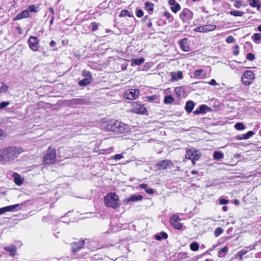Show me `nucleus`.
Wrapping results in <instances>:
<instances>
[{
    "mask_svg": "<svg viewBox=\"0 0 261 261\" xmlns=\"http://www.w3.org/2000/svg\"><path fill=\"white\" fill-rule=\"evenodd\" d=\"M29 17V12L28 10H25L22 11L21 13L18 14L14 18V20H19L24 18H28Z\"/></svg>",
    "mask_w": 261,
    "mask_h": 261,
    "instance_id": "obj_18",
    "label": "nucleus"
},
{
    "mask_svg": "<svg viewBox=\"0 0 261 261\" xmlns=\"http://www.w3.org/2000/svg\"><path fill=\"white\" fill-rule=\"evenodd\" d=\"M199 158V155H195V156H193L192 159H191L192 160V163L193 164H195L196 161L198 160Z\"/></svg>",
    "mask_w": 261,
    "mask_h": 261,
    "instance_id": "obj_54",
    "label": "nucleus"
},
{
    "mask_svg": "<svg viewBox=\"0 0 261 261\" xmlns=\"http://www.w3.org/2000/svg\"><path fill=\"white\" fill-rule=\"evenodd\" d=\"M181 7L178 4H175L174 6H172L171 9L173 12L176 13L180 9Z\"/></svg>",
    "mask_w": 261,
    "mask_h": 261,
    "instance_id": "obj_41",
    "label": "nucleus"
},
{
    "mask_svg": "<svg viewBox=\"0 0 261 261\" xmlns=\"http://www.w3.org/2000/svg\"><path fill=\"white\" fill-rule=\"evenodd\" d=\"M224 157L223 153L220 151H216L213 154V158L216 160H219Z\"/></svg>",
    "mask_w": 261,
    "mask_h": 261,
    "instance_id": "obj_25",
    "label": "nucleus"
},
{
    "mask_svg": "<svg viewBox=\"0 0 261 261\" xmlns=\"http://www.w3.org/2000/svg\"><path fill=\"white\" fill-rule=\"evenodd\" d=\"M169 5L173 6L175 4H176L177 3H176L175 0H169Z\"/></svg>",
    "mask_w": 261,
    "mask_h": 261,
    "instance_id": "obj_62",
    "label": "nucleus"
},
{
    "mask_svg": "<svg viewBox=\"0 0 261 261\" xmlns=\"http://www.w3.org/2000/svg\"><path fill=\"white\" fill-rule=\"evenodd\" d=\"M146 111V108L144 105L135 103L133 105L132 112L136 113L143 114Z\"/></svg>",
    "mask_w": 261,
    "mask_h": 261,
    "instance_id": "obj_13",
    "label": "nucleus"
},
{
    "mask_svg": "<svg viewBox=\"0 0 261 261\" xmlns=\"http://www.w3.org/2000/svg\"><path fill=\"white\" fill-rule=\"evenodd\" d=\"M195 155H198L196 152H194L191 149H187L185 157L187 159H192Z\"/></svg>",
    "mask_w": 261,
    "mask_h": 261,
    "instance_id": "obj_24",
    "label": "nucleus"
},
{
    "mask_svg": "<svg viewBox=\"0 0 261 261\" xmlns=\"http://www.w3.org/2000/svg\"><path fill=\"white\" fill-rule=\"evenodd\" d=\"M13 176L14 178V182L17 185L20 186L22 184L23 180L22 179V178L21 176L19 175L18 173H14L13 174Z\"/></svg>",
    "mask_w": 261,
    "mask_h": 261,
    "instance_id": "obj_23",
    "label": "nucleus"
},
{
    "mask_svg": "<svg viewBox=\"0 0 261 261\" xmlns=\"http://www.w3.org/2000/svg\"><path fill=\"white\" fill-rule=\"evenodd\" d=\"M82 74L83 75L86 77V78H90V80H92L91 74L89 71L84 70Z\"/></svg>",
    "mask_w": 261,
    "mask_h": 261,
    "instance_id": "obj_44",
    "label": "nucleus"
},
{
    "mask_svg": "<svg viewBox=\"0 0 261 261\" xmlns=\"http://www.w3.org/2000/svg\"><path fill=\"white\" fill-rule=\"evenodd\" d=\"M139 93L140 91L138 89L128 90L124 93V97L127 99L134 100L138 97Z\"/></svg>",
    "mask_w": 261,
    "mask_h": 261,
    "instance_id": "obj_5",
    "label": "nucleus"
},
{
    "mask_svg": "<svg viewBox=\"0 0 261 261\" xmlns=\"http://www.w3.org/2000/svg\"><path fill=\"white\" fill-rule=\"evenodd\" d=\"M120 17H125V16H128L131 17V15L130 12L127 10H123L121 11L120 14Z\"/></svg>",
    "mask_w": 261,
    "mask_h": 261,
    "instance_id": "obj_36",
    "label": "nucleus"
},
{
    "mask_svg": "<svg viewBox=\"0 0 261 261\" xmlns=\"http://www.w3.org/2000/svg\"><path fill=\"white\" fill-rule=\"evenodd\" d=\"M246 59L249 61H253L255 59V56L252 53H248L247 54Z\"/></svg>",
    "mask_w": 261,
    "mask_h": 261,
    "instance_id": "obj_45",
    "label": "nucleus"
},
{
    "mask_svg": "<svg viewBox=\"0 0 261 261\" xmlns=\"http://www.w3.org/2000/svg\"><path fill=\"white\" fill-rule=\"evenodd\" d=\"M142 199V196L141 195H133L130 197L125 199L124 201L129 202L130 201H137Z\"/></svg>",
    "mask_w": 261,
    "mask_h": 261,
    "instance_id": "obj_19",
    "label": "nucleus"
},
{
    "mask_svg": "<svg viewBox=\"0 0 261 261\" xmlns=\"http://www.w3.org/2000/svg\"><path fill=\"white\" fill-rule=\"evenodd\" d=\"M123 158V156L120 154H117L114 155L112 158L115 160H120Z\"/></svg>",
    "mask_w": 261,
    "mask_h": 261,
    "instance_id": "obj_50",
    "label": "nucleus"
},
{
    "mask_svg": "<svg viewBox=\"0 0 261 261\" xmlns=\"http://www.w3.org/2000/svg\"><path fill=\"white\" fill-rule=\"evenodd\" d=\"M199 244L197 242H193L190 244V249L193 251H197L199 249Z\"/></svg>",
    "mask_w": 261,
    "mask_h": 261,
    "instance_id": "obj_33",
    "label": "nucleus"
},
{
    "mask_svg": "<svg viewBox=\"0 0 261 261\" xmlns=\"http://www.w3.org/2000/svg\"><path fill=\"white\" fill-rule=\"evenodd\" d=\"M254 39L256 41L261 40V34H260V33L254 34Z\"/></svg>",
    "mask_w": 261,
    "mask_h": 261,
    "instance_id": "obj_51",
    "label": "nucleus"
},
{
    "mask_svg": "<svg viewBox=\"0 0 261 261\" xmlns=\"http://www.w3.org/2000/svg\"><path fill=\"white\" fill-rule=\"evenodd\" d=\"M180 48L184 51H189L190 50V47L188 44V40L187 38H184L183 39L179 41Z\"/></svg>",
    "mask_w": 261,
    "mask_h": 261,
    "instance_id": "obj_16",
    "label": "nucleus"
},
{
    "mask_svg": "<svg viewBox=\"0 0 261 261\" xmlns=\"http://www.w3.org/2000/svg\"><path fill=\"white\" fill-rule=\"evenodd\" d=\"M216 27L215 25L208 24L202 26H199L195 29V31L197 32H207L211 31H213L216 29Z\"/></svg>",
    "mask_w": 261,
    "mask_h": 261,
    "instance_id": "obj_7",
    "label": "nucleus"
},
{
    "mask_svg": "<svg viewBox=\"0 0 261 261\" xmlns=\"http://www.w3.org/2000/svg\"><path fill=\"white\" fill-rule=\"evenodd\" d=\"M247 252V251L244 250H242L236 254L235 257H236V258H239L240 259H242V256L244 255H245V254H246Z\"/></svg>",
    "mask_w": 261,
    "mask_h": 261,
    "instance_id": "obj_32",
    "label": "nucleus"
},
{
    "mask_svg": "<svg viewBox=\"0 0 261 261\" xmlns=\"http://www.w3.org/2000/svg\"><path fill=\"white\" fill-rule=\"evenodd\" d=\"M145 8L147 10L152 11L153 10V4L149 2H146L145 4Z\"/></svg>",
    "mask_w": 261,
    "mask_h": 261,
    "instance_id": "obj_39",
    "label": "nucleus"
},
{
    "mask_svg": "<svg viewBox=\"0 0 261 261\" xmlns=\"http://www.w3.org/2000/svg\"><path fill=\"white\" fill-rule=\"evenodd\" d=\"M180 218L178 215H174L172 216L170 219L171 224L175 229H180L182 228V224L179 222Z\"/></svg>",
    "mask_w": 261,
    "mask_h": 261,
    "instance_id": "obj_6",
    "label": "nucleus"
},
{
    "mask_svg": "<svg viewBox=\"0 0 261 261\" xmlns=\"http://www.w3.org/2000/svg\"><path fill=\"white\" fill-rule=\"evenodd\" d=\"M145 61V59L143 58H141L139 59H134L132 60V63L136 65H140L142 64Z\"/></svg>",
    "mask_w": 261,
    "mask_h": 261,
    "instance_id": "obj_29",
    "label": "nucleus"
},
{
    "mask_svg": "<svg viewBox=\"0 0 261 261\" xmlns=\"http://www.w3.org/2000/svg\"><path fill=\"white\" fill-rule=\"evenodd\" d=\"M244 137H245V136L243 134L241 136H237L236 138H237V139L238 140H246L245 138H244Z\"/></svg>",
    "mask_w": 261,
    "mask_h": 261,
    "instance_id": "obj_61",
    "label": "nucleus"
},
{
    "mask_svg": "<svg viewBox=\"0 0 261 261\" xmlns=\"http://www.w3.org/2000/svg\"><path fill=\"white\" fill-rule=\"evenodd\" d=\"M105 204L106 206L117 209L120 207L119 196L115 193L110 192L104 197Z\"/></svg>",
    "mask_w": 261,
    "mask_h": 261,
    "instance_id": "obj_2",
    "label": "nucleus"
},
{
    "mask_svg": "<svg viewBox=\"0 0 261 261\" xmlns=\"http://www.w3.org/2000/svg\"><path fill=\"white\" fill-rule=\"evenodd\" d=\"M254 78L255 75L252 71H245L242 76V83L245 86L250 85L253 82Z\"/></svg>",
    "mask_w": 261,
    "mask_h": 261,
    "instance_id": "obj_4",
    "label": "nucleus"
},
{
    "mask_svg": "<svg viewBox=\"0 0 261 261\" xmlns=\"http://www.w3.org/2000/svg\"><path fill=\"white\" fill-rule=\"evenodd\" d=\"M70 102L72 104H82L83 102V99H71Z\"/></svg>",
    "mask_w": 261,
    "mask_h": 261,
    "instance_id": "obj_40",
    "label": "nucleus"
},
{
    "mask_svg": "<svg viewBox=\"0 0 261 261\" xmlns=\"http://www.w3.org/2000/svg\"><path fill=\"white\" fill-rule=\"evenodd\" d=\"M173 164L169 160H163L156 164V166L159 170L166 169L172 167Z\"/></svg>",
    "mask_w": 261,
    "mask_h": 261,
    "instance_id": "obj_10",
    "label": "nucleus"
},
{
    "mask_svg": "<svg viewBox=\"0 0 261 261\" xmlns=\"http://www.w3.org/2000/svg\"><path fill=\"white\" fill-rule=\"evenodd\" d=\"M238 47L239 46L238 45H236L235 46V50L233 51V55L234 56H237L239 55V50L238 49Z\"/></svg>",
    "mask_w": 261,
    "mask_h": 261,
    "instance_id": "obj_59",
    "label": "nucleus"
},
{
    "mask_svg": "<svg viewBox=\"0 0 261 261\" xmlns=\"http://www.w3.org/2000/svg\"><path fill=\"white\" fill-rule=\"evenodd\" d=\"M234 128L237 130H240L244 129L245 127L244 125L242 123L238 122V123H237L235 124Z\"/></svg>",
    "mask_w": 261,
    "mask_h": 261,
    "instance_id": "obj_34",
    "label": "nucleus"
},
{
    "mask_svg": "<svg viewBox=\"0 0 261 261\" xmlns=\"http://www.w3.org/2000/svg\"><path fill=\"white\" fill-rule=\"evenodd\" d=\"M140 187L141 189H145V190H146V189H147V185L146 184H141V185H140Z\"/></svg>",
    "mask_w": 261,
    "mask_h": 261,
    "instance_id": "obj_63",
    "label": "nucleus"
},
{
    "mask_svg": "<svg viewBox=\"0 0 261 261\" xmlns=\"http://www.w3.org/2000/svg\"><path fill=\"white\" fill-rule=\"evenodd\" d=\"M193 75L195 78L199 79H204L206 76V73H204V70L202 68L196 70Z\"/></svg>",
    "mask_w": 261,
    "mask_h": 261,
    "instance_id": "obj_14",
    "label": "nucleus"
},
{
    "mask_svg": "<svg viewBox=\"0 0 261 261\" xmlns=\"http://www.w3.org/2000/svg\"><path fill=\"white\" fill-rule=\"evenodd\" d=\"M228 248L227 247H224L221 249L218 252V256L219 257H223L225 255V253L227 252Z\"/></svg>",
    "mask_w": 261,
    "mask_h": 261,
    "instance_id": "obj_28",
    "label": "nucleus"
},
{
    "mask_svg": "<svg viewBox=\"0 0 261 261\" xmlns=\"http://www.w3.org/2000/svg\"><path fill=\"white\" fill-rule=\"evenodd\" d=\"M234 6L237 8H240L243 6L242 1L241 0H234Z\"/></svg>",
    "mask_w": 261,
    "mask_h": 261,
    "instance_id": "obj_42",
    "label": "nucleus"
},
{
    "mask_svg": "<svg viewBox=\"0 0 261 261\" xmlns=\"http://www.w3.org/2000/svg\"><path fill=\"white\" fill-rule=\"evenodd\" d=\"M170 75L171 76V81L172 82L176 81L178 79H182L183 77L182 73L180 71H178L177 72H171Z\"/></svg>",
    "mask_w": 261,
    "mask_h": 261,
    "instance_id": "obj_17",
    "label": "nucleus"
},
{
    "mask_svg": "<svg viewBox=\"0 0 261 261\" xmlns=\"http://www.w3.org/2000/svg\"><path fill=\"white\" fill-rule=\"evenodd\" d=\"M9 105V102L8 101H3L0 103V109H2Z\"/></svg>",
    "mask_w": 261,
    "mask_h": 261,
    "instance_id": "obj_48",
    "label": "nucleus"
},
{
    "mask_svg": "<svg viewBox=\"0 0 261 261\" xmlns=\"http://www.w3.org/2000/svg\"><path fill=\"white\" fill-rule=\"evenodd\" d=\"M208 84L212 86H216L217 85L216 80L214 79H212L210 82H209Z\"/></svg>",
    "mask_w": 261,
    "mask_h": 261,
    "instance_id": "obj_58",
    "label": "nucleus"
},
{
    "mask_svg": "<svg viewBox=\"0 0 261 261\" xmlns=\"http://www.w3.org/2000/svg\"><path fill=\"white\" fill-rule=\"evenodd\" d=\"M117 122L118 121L115 120H110L107 125V129L110 131L115 132V129H116L117 127V126H116Z\"/></svg>",
    "mask_w": 261,
    "mask_h": 261,
    "instance_id": "obj_15",
    "label": "nucleus"
},
{
    "mask_svg": "<svg viewBox=\"0 0 261 261\" xmlns=\"http://www.w3.org/2000/svg\"><path fill=\"white\" fill-rule=\"evenodd\" d=\"M19 206V204H15V205L5 206L3 208L4 210V211L5 212V213H6L7 212H9V211H14V210L17 207H18Z\"/></svg>",
    "mask_w": 261,
    "mask_h": 261,
    "instance_id": "obj_27",
    "label": "nucleus"
},
{
    "mask_svg": "<svg viewBox=\"0 0 261 261\" xmlns=\"http://www.w3.org/2000/svg\"><path fill=\"white\" fill-rule=\"evenodd\" d=\"M5 250L9 252L11 256H14L16 254V247L14 245H11L4 248Z\"/></svg>",
    "mask_w": 261,
    "mask_h": 261,
    "instance_id": "obj_20",
    "label": "nucleus"
},
{
    "mask_svg": "<svg viewBox=\"0 0 261 261\" xmlns=\"http://www.w3.org/2000/svg\"><path fill=\"white\" fill-rule=\"evenodd\" d=\"M91 26L92 28V29L93 31H95L97 30L98 29V25L95 22H92L91 23Z\"/></svg>",
    "mask_w": 261,
    "mask_h": 261,
    "instance_id": "obj_52",
    "label": "nucleus"
},
{
    "mask_svg": "<svg viewBox=\"0 0 261 261\" xmlns=\"http://www.w3.org/2000/svg\"><path fill=\"white\" fill-rule=\"evenodd\" d=\"M228 203V200L222 198L220 200V204L221 205L226 204Z\"/></svg>",
    "mask_w": 261,
    "mask_h": 261,
    "instance_id": "obj_55",
    "label": "nucleus"
},
{
    "mask_svg": "<svg viewBox=\"0 0 261 261\" xmlns=\"http://www.w3.org/2000/svg\"><path fill=\"white\" fill-rule=\"evenodd\" d=\"M56 160V150L51 147H49L47 151V153L44 155L43 162L45 164H54Z\"/></svg>",
    "mask_w": 261,
    "mask_h": 261,
    "instance_id": "obj_3",
    "label": "nucleus"
},
{
    "mask_svg": "<svg viewBox=\"0 0 261 261\" xmlns=\"http://www.w3.org/2000/svg\"><path fill=\"white\" fill-rule=\"evenodd\" d=\"M38 6L36 5H32L29 7L28 10L29 12H38Z\"/></svg>",
    "mask_w": 261,
    "mask_h": 261,
    "instance_id": "obj_35",
    "label": "nucleus"
},
{
    "mask_svg": "<svg viewBox=\"0 0 261 261\" xmlns=\"http://www.w3.org/2000/svg\"><path fill=\"white\" fill-rule=\"evenodd\" d=\"M85 245V241L81 240L79 242H73L71 244V250L73 253L80 250Z\"/></svg>",
    "mask_w": 261,
    "mask_h": 261,
    "instance_id": "obj_12",
    "label": "nucleus"
},
{
    "mask_svg": "<svg viewBox=\"0 0 261 261\" xmlns=\"http://www.w3.org/2000/svg\"><path fill=\"white\" fill-rule=\"evenodd\" d=\"M226 41L228 43H233L235 41V39L232 36H229L226 39Z\"/></svg>",
    "mask_w": 261,
    "mask_h": 261,
    "instance_id": "obj_47",
    "label": "nucleus"
},
{
    "mask_svg": "<svg viewBox=\"0 0 261 261\" xmlns=\"http://www.w3.org/2000/svg\"><path fill=\"white\" fill-rule=\"evenodd\" d=\"M5 137V134L3 132L2 129H0V140L3 139Z\"/></svg>",
    "mask_w": 261,
    "mask_h": 261,
    "instance_id": "obj_56",
    "label": "nucleus"
},
{
    "mask_svg": "<svg viewBox=\"0 0 261 261\" xmlns=\"http://www.w3.org/2000/svg\"><path fill=\"white\" fill-rule=\"evenodd\" d=\"M207 108V107L205 105H201L199 108V110L200 113H204L205 111V109Z\"/></svg>",
    "mask_w": 261,
    "mask_h": 261,
    "instance_id": "obj_49",
    "label": "nucleus"
},
{
    "mask_svg": "<svg viewBox=\"0 0 261 261\" xmlns=\"http://www.w3.org/2000/svg\"><path fill=\"white\" fill-rule=\"evenodd\" d=\"M91 82L90 78H85L79 82V85L81 86H86L89 85Z\"/></svg>",
    "mask_w": 261,
    "mask_h": 261,
    "instance_id": "obj_26",
    "label": "nucleus"
},
{
    "mask_svg": "<svg viewBox=\"0 0 261 261\" xmlns=\"http://www.w3.org/2000/svg\"><path fill=\"white\" fill-rule=\"evenodd\" d=\"M173 100L174 98L170 95H166L164 98V102L165 103H171Z\"/></svg>",
    "mask_w": 261,
    "mask_h": 261,
    "instance_id": "obj_31",
    "label": "nucleus"
},
{
    "mask_svg": "<svg viewBox=\"0 0 261 261\" xmlns=\"http://www.w3.org/2000/svg\"><path fill=\"white\" fill-rule=\"evenodd\" d=\"M223 232V229L219 227L217 228L215 231H214V234L216 237H218L219 235H220L222 232Z\"/></svg>",
    "mask_w": 261,
    "mask_h": 261,
    "instance_id": "obj_38",
    "label": "nucleus"
},
{
    "mask_svg": "<svg viewBox=\"0 0 261 261\" xmlns=\"http://www.w3.org/2000/svg\"><path fill=\"white\" fill-rule=\"evenodd\" d=\"M254 134V133L253 131H249L245 134H243L245 136L246 140L250 138L251 136H252Z\"/></svg>",
    "mask_w": 261,
    "mask_h": 261,
    "instance_id": "obj_46",
    "label": "nucleus"
},
{
    "mask_svg": "<svg viewBox=\"0 0 261 261\" xmlns=\"http://www.w3.org/2000/svg\"><path fill=\"white\" fill-rule=\"evenodd\" d=\"M143 11L142 10H138L137 12L136 15L139 17H141L143 16Z\"/></svg>",
    "mask_w": 261,
    "mask_h": 261,
    "instance_id": "obj_53",
    "label": "nucleus"
},
{
    "mask_svg": "<svg viewBox=\"0 0 261 261\" xmlns=\"http://www.w3.org/2000/svg\"><path fill=\"white\" fill-rule=\"evenodd\" d=\"M249 4L253 7H257L258 8L260 7V5L258 4V0H250Z\"/></svg>",
    "mask_w": 261,
    "mask_h": 261,
    "instance_id": "obj_37",
    "label": "nucleus"
},
{
    "mask_svg": "<svg viewBox=\"0 0 261 261\" xmlns=\"http://www.w3.org/2000/svg\"><path fill=\"white\" fill-rule=\"evenodd\" d=\"M117 128L115 129L116 133H125L129 130V127L127 125L119 121L117 122Z\"/></svg>",
    "mask_w": 261,
    "mask_h": 261,
    "instance_id": "obj_9",
    "label": "nucleus"
},
{
    "mask_svg": "<svg viewBox=\"0 0 261 261\" xmlns=\"http://www.w3.org/2000/svg\"><path fill=\"white\" fill-rule=\"evenodd\" d=\"M160 236H161L162 239H167L168 238L167 234L163 231L161 232Z\"/></svg>",
    "mask_w": 261,
    "mask_h": 261,
    "instance_id": "obj_57",
    "label": "nucleus"
},
{
    "mask_svg": "<svg viewBox=\"0 0 261 261\" xmlns=\"http://www.w3.org/2000/svg\"><path fill=\"white\" fill-rule=\"evenodd\" d=\"M145 191L146 193H148V194H152L154 193V190L152 189H146L145 190Z\"/></svg>",
    "mask_w": 261,
    "mask_h": 261,
    "instance_id": "obj_60",
    "label": "nucleus"
},
{
    "mask_svg": "<svg viewBox=\"0 0 261 261\" xmlns=\"http://www.w3.org/2000/svg\"><path fill=\"white\" fill-rule=\"evenodd\" d=\"M174 92L178 97H181L184 96L185 90L182 87H177L175 88Z\"/></svg>",
    "mask_w": 261,
    "mask_h": 261,
    "instance_id": "obj_21",
    "label": "nucleus"
},
{
    "mask_svg": "<svg viewBox=\"0 0 261 261\" xmlns=\"http://www.w3.org/2000/svg\"><path fill=\"white\" fill-rule=\"evenodd\" d=\"M193 13L188 9H184L180 14V17L183 21H186L192 18Z\"/></svg>",
    "mask_w": 261,
    "mask_h": 261,
    "instance_id": "obj_11",
    "label": "nucleus"
},
{
    "mask_svg": "<svg viewBox=\"0 0 261 261\" xmlns=\"http://www.w3.org/2000/svg\"><path fill=\"white\" fill-rule=\"evenodd\" d=\"M9 89V87L4 84H3L2 87L0 88V92L4 93L7 91Z\"/></svg>",
    "mask_w": 261,
    "mask_h": 261,
    "instance_id": "obj_43",
    "label": "nucleus"
},
{
    "mask_svg": "<svg viewBox=\"0 0 261 261\" xmlns=\"http://www.w3.org/2000/svg\"><path fill=\"white\" fill-rule=\"evenodd\" d=\"M194 107V102L193 101H188L186 102L185 110L188 113H191Z\"/></svg>",
    "mask_w": 261,
    "mask_h": 261,
    "instance_id": "obj_22",
    "label": "nucleus"
},
{
    "mask_svg": "<svg viewBox=\"0 0 261 261\" xmlns=\"http://www.w3.org/2000/svg\"><path fill=\"white\" fill-rule=\"evenodd\" d=\"M23 152L20 147L10 146L0 149V162L6 164L12 162Z\"/></svg>",
    "mask_w": 261,
    "mask_h": 261,
    "instance_id": "obj_1",
    "label": "nucleus"
},
{
    "mask_svg": "<svg viewBox=\"0 0 261 261\" xmlns=\"http://www.w3.org/2000/svg\"><path fill=\"white\" fill-rule=\"evenodd\" d=\"M56 42L54 40H52L50 42V46L51 47H53L56 45Z\"/></svg>",
    "mask_w": 261,
    "mask_h": 261,
    "instance_id": "obj_64",
    "label": "nucleus"
},
{
    "mask_svg": "<svg viewBox=\"0 0 261 261\" xmlns=\"http://www.w3.org/2000/svg\"><path fill=\"white\" fill-rule=\"evenodd\" d=\"M229 13L234 16H242L244 14V12L241 11H231Z\"/></svg>",
    "mask_w": 261,
    "mask_h": 261,
    "instance_id": "obj_30",
    "label": "nucleus"
},
{
    "mask_svg": "<svg viewBox=\"0 0 261 261\" xmlns=\"http://www.w3.org/2000/svg\"><path fill=\"white\" fill-rule=\"evenodd\" d=\"M29 47L33 51H37L39 46V42L36 37L31 36L29 39Z\"/></svg>",
    "mask_w": 261,
    "mask_h": 261,
    "instance_id": "obj_8",
    "label": "nucleus"
}]
</instances>
